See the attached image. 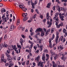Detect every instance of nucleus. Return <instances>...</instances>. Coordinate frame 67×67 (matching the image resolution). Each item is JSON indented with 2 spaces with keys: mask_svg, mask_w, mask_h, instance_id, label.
Returning a JSON list of instances; mask_svg holds the SVG:
<instances>
[{
  "mask_svg": "<svg viewBox=\"0 0 67 67\" xmlns=\"http://www.w3.org/2000/svg\"><path fill=\"white\" fill-rule=\"evenodd\" d=\"M64 15V16H66V14H64V13H63L62 14H59V15H61V16H62V15Z\"/></svg>",
  "mask_w": 67,
  "mask_h": 67,
  "instance_id": "nucleus-42",
  "label": "nucleus"
},
{
  "mask_svg": "<svg viewBox=\"0 0 67 67\" xmlns=\"http://www.w3.org/2000/svg\"><path fill=\"white\" fill-rule=\"evenodd\" d=\"M7 38H8V37H7V35L5 34L4 38V40H7Z\"/></svg>",
  "mask_w": 67,
  "mask_h": 67,
  "instance_id": "nucleus-25",
  "label": "nucleus"
},
{
  "mask_svg": "<svg viewBox=\"0 0 67 67\" xmlns=\"http://www.w3.org/2000/svg\"><path fill=\"white\" fill-rule=\"evenodd\" d=\"M29 61L28 60L26 62V65H29Z\"/></svg>",
  "mask_w": 67,
  "mask_h": 67,
  "instance_id": "nucleus-48",
  "label": "nucleus"
},
{
  "mask_svg": "<svg viewBox=\"0 0 67 67\" xmlns=\"http://www.w3.org/2000/svg\"><path fill=\"white\" fill-rule=\"evenodd\" d=\"M21 36L24 39V38H25V36H24V35H21Z\"/></svg>",
  "mask_w": 67,
  "mask_h": 67,
  "instance_id": "nucleus-55",
  "label": "nucleus"
},
{
  "mask_svg": "<svg viewBox=\"0 0 67 67\" xmlns=\"http://www.w3.org/2000/svg\"><path fill=\"white\" fill-rule=\"evenodd\" d=\"M26 15H27V13H23V16L24 18L25 17Z\"/></svg>",
  "mask_w": 67,
  "mask_h": 67,
  "instance_id": "nucleus-23",
  "label": "nucleus"
},
{
  "mask_svg": "<svg viewBox=\"0 0 67 67\" xmlns=\"http://www.w3.org/2000/svg\"><path fill=\"white\" fill-rule=\"evenodd\" d=\"M57 10L59 11L60 12V10H62V8L59 7L58 8Z\"/></svg>",
  "mask_w": 67,
  "mask_h": 67,
  "instance_id": "nucleus-18",
  "label": "nucleus"
},
{
  "mask_svg": "<svg viewBox=\"0 0 67 67\" xmlns=\"http://www.w3.org/2000/svg\"><path fill=\"white\" fill-rule=\"evenodd\" d=\"M31 4V2H30V1H28V5H30Z\"/></svg>",
  "mask_w": 67,
  "mask_h": 67,
  "instance_id": "nucleus-60",
  "label": "nucleus"
},
{
  "mask_svg": "<svg viewBox=\"0 0 67 67\" xmlns=\"http://www.w3.org/2000/svg\"><path fill=\"white\" fill-rule=\"evenodd\" d=\"M35 10L36 11V12L37 13V14H40V12H38V9H35Z\"/></svg>",
  "mask_w": 67,
  "mask_h": 67,
  "instance_id": "nucleus-40",
  "label": "nucleus"
},
{
  "mask_svg": "<svg viewBox=\"0 0 67 67\" xmlns=\"http://www.w3.org/2000/svg\"><path fill=\"white\" fill-rule=\"evenodd\" d=\"M44 63V62H40L38 64V66H40H40L41 67H43V63Z\"/></svg>",
  "mask_w": 67,
  "mask_h": 67,
  "instance_id": "nucleus-5",
  "label": "nucleus"
},
{
  "mask_svg": "<svg viewBox=\"0 0 67 67\" xmlns=\"http://www.w3.org/2000/svg\"><path fill=\"white\" fill-rule=\"evenodd\" d=\"M40 58H41L40 56L38 55V57L36 58L35 59V60L37 62H38L39 61V60H40Z\"/></svg>",
  "mask_w": 67,
  "mask_h": 67,
  "instance_id": "nucleus-6",
  "label": "nucleus"
},
{
  "mask_svg": "<svg viewBox=\"0 0 67 67\" xmlns=\"http://www.w3.org/2000/svg\"><path fill=\"white\" fill-rule=\"evenodd\" d=\"M58 35H59V33H58V31H57L56 33V35L58 36Z\"/></svg>",
  "mask_w": 67,
  "mask_h": 67,
  "instance_id": "nucleus-50",
  "label": "nucleus"
},
{
  "mask_svg": "<svg viewBox=\"0 0 67 67\" xmlns=\"http://www.w3.org/2000/svg\"><path fill=\"white\" fill-rule=\"evenodd\" d=\"M36 15H36V14H35V15H34V16L33 17V18L34 19H35V18H36Z\"/></svg>",
  "mask_w": 67,
  "mask_h": 67,
  "instance_id": "nucleus-43",
  "label": "nucleus"
},
{
  "mask_svg": "<svg viewBox=\"0 0 67 67\" xmlns=\"http://www.w3.org/2000/svg\"><path fill=\"white\" fill-rule=\"evenodd\" d=\"M66 32H67V30H66V29L63 28V33H66Z\"/></svg>",
  "mask_w": 67,
  "mask_h": 67,
  "instance_id": "nucleus-22",
  "label": "nucleus"
},
{
  "mask_svg": "<svg viewBox=\"0 0 67 67\" xmlns=\"http://www.w3.org/2000/svg\"><path fill=\"white\" fill-rule=\"evenodd\" d=\"M45 54L43 53V54L42 59L43 61H45Z\"/></svg>",
  "mask_w": 67,
  "mask_h": 67,
  "instance_id": "nucleus-10",
  "label": "nucleus"
},
{
  "mask_svg": "<svg viewBox=\"0 0 67 67\" xmlns=\"http://www.w3.org/2000/svg\"><path fill=\"white\" fill-rule=\"evenodd\" d=\"M20 23V19H18L17 22L16 24L17 25H18Z\"/></svg>",
  "mask_w": 67,
  "mask_h": 67,
  "instance_id": "nucleus-15",
  "label": "nucleus"
},
{
  "mask_svg": "<svg viewBox=\"0 0 67 67\" xmlns=\"http://www.w3.org/2000/svg\"><path fill=\"white\" fill-rule=\"evenodd\" d=\"M43 31H44V32H45V35L46 36H47V35L49 34V32L51 31V29H49L47 30L46 29L43 28Z\"/></svg>",
  "mask_w": 67,
  "mask_h": 67,
  "instance_id": "nucleus-1",
  "label": "nucleus"
},
{
  "mask_svg": "<svg viewBox=\"0 0 67 67\" xmlns=\"http://www.w3.org/2000/svg\"><path fill=\"white\" fill-rule=\"evenodd\" d=\"M8 50H10H10L11 49V47L9 46L8 47Z\"/></svg>",
  "mask_w": 67,
  "mask_h": 67,
  "instance_id": "nucleus-64",
  "label": "nucleus"
},
{
  "mask_svg": "<svg viewBox=\"0 0 67 67\" xmlns=\"http://www.w3.org/2000/svg\"><path fill=\"white\" fill-rule=\"evenodd\" d=\"M28 42L29 43H30V44H31V45H33V44H34V43L32 42L30 40Z\"/></svg>",
  "mask_w": 67,
  "mask_h": 67,
  "instance_id": "nucleus-24",
  "label": "nucleus"
},
{
  "mask_svg": "<svg viewBox=\"0 0 67 67\" xmlns=\"http://www.w3.org/2000/svg\"><path fill=\"white\" fill-rule=\"evenodd\" d=\"M47 24H48V25H49L48 26V27H50L51 26V25H52V22H49L48 21L47 22Z\"/></svg>",
  "mask_w": 67,
  "mask_h": 67,
  "instance_id": "nucleus-7",
  "label": "nucleus"
},
{
  "mask_svg": "<svg viewBox=\"0 0 67 67\" xmlns=\"http://www.w3.org/2000/svg\"><path fill=\"white\" fill-rule=\"evenodd\" d=\"M49 47L50 48H52L53 47V45H52V44L51 43H49Z\"/></svg>",
  "mask_w": 67,
  "mask_h": 67,
  "instance_id": "nucleus-31",
  "label": "nucleus"
},
{
  "mask_svg": "<svg viewBox=\"0 0 67 67\" xmlns=\"http://www.w3.org/2000/svg\"><path fill=\"white\" fill-rule=\"evenodd\" d=\"M19 7L20 8H22V9L23 8V4H21V5H19Z\"/></svg>",
  "mask_w": 67,
  "mask_h": 67,
  "instance_id": "nucleus-26",
  "label": "nucleus"
},
{
  "mask_svg": "<svg viewBox=\"0 0 67 67\" xmlns=\"http://www.w3.org/2000/svg\"><path fill=\"white\" fill-rule=\"evenodd\" d=\"M60 27V25L59 24L57 26V28H59V27Z\"/></svg>",
  "mask_w": 67,
  "mask_h": 67,
  "instance_id": "nucleus-51",
  "label": "nucleus"
},
{
  "mask_svg": "<svg viewBox=\"0 0 67 67\" xmlns=\"http://www.w3.org/2000/svg\"><path fill=\"white\" fill-rule=\"evenodd\" d=\"M44 31H42L41 32V36H43L44 35Z\"/></svg>",
  "mask_w": 67,
  "mask_h": 67,
  "instance_id": "nucleus-16",
  "label": "nucleus"
},
{
  "mask_svg": "<svg viewBox=\"0 0 67 67\" xmlns=\"http://www.w3.org/2000/svg\"><path fill=\"white\" fill-rule=\"evenodd\" d=\"M10 27H12V28H13V29H14V26L13 25H11Z\"/></svg>",
  "mask_w": 67,
  "mask_h": 67,
  "instance_id": "nucleus-57",
  "label": "nucleus"
},
{
  "mask_svg": "<svg viewBox=\"0 0 67 67\" xmlns=\"http://www.w3.org/2000/svg\"><path fill=\"white\" fill-rule=\"evenodd\" d=\"M58 15V13H56L55 14V16L57 17Z\"/></svg>",
  "mask_w": 67,
  "mask_h": 67,
  "instance_id": "nucleus-45",
  "label": "nucleus"
},
{
  "mask_svg": "<svg viewBox=\"0 0 67 67\" xmlns=\"http://www.w3.org/2000/svg\"><path fill=\"white\" fill-rule=\"evenodd\" d=\"M5 13H4L3 15V16L2 17V18H4L5 17Z\"/></svg>",
  "mask_w": 67,
  "mask_h": 67,
  "instance_id": "nucleus-49",
  "label": "nucleus"
},
{
  "mask_svg": "<svg viewBox=\"0 0 67 67\" xmlns=\"http://www.w3.org/2000/svg\"><path fill=\"white\" fill-rule=\"evenodd\" d=\"M50 6H51V3H49L48 4L47 7V8H50Z\"/></svg>",
  "mask_w": 67,
  "mask_h": 67,
  "instance_id": "nucleus-33",
  "label": "nucleus"
},
{
  "mask_svg": "<svg viewBox=\"0 0 67 67\" xmlns=\"http://www.w3.org/2000/svg\"><path fill=\"white\" fill-rule=\"evenodd\" d=\"M5 54L6 56L7 57H9H9H10V55L8 54L7 53H6Z\"/></svg>",
  "mask_w": 67,
  "mask_h": 67,
  "instance_id": "nucleus-28",
  "label": "nucleus"
},
{
  "mask_svg": "<svg viewBox=\"0 0 67 67\" xmlns=\"http://www.w3.org/2000/svg\"><path fill=\"white\" fill-rule=\"evenodd\" d=\"M57 63V65H58V66H60L59 65H60V63H59V61H58Z\"/></svg>",
  "mask_w": 67,
  "mask_h": 67,
  "instance_id": "nucleus-56",
  "label": "nucleus"
},
{
  "mask_svg": "<svg viewBox=\"0 0 67 67\" xmlns=\"http://www.w3.org/2000/svg\"><path fill=\"white\" fill-rule=\"evenodd\" d=\"M18 48H19V49H21V46L20 45H17Z\"/></svg>",
  "mask_w": 67,
  "mask_h": 67,
  "instance_id": "nucleus-38",
  "label": "nucleus"
},
{
  "mask_svg": "<svg viewBox=\"0 0 67 67\" xmlns=\"http://www.w3.org/2000/svg\"><path fill=\"white\" fill-rule=\"evenodd\" d=\"M67 10V9L66 8H62V10H63L64 12H65L66 11V10Z\"/></svg>",
  "mask_w": 67,
  "mask_h": 67,
  "instance_id": "nucleus-17",
  "label": "nucleus"
},
{
  "mask_svg": "<svg viewBox=\"0 0 67 67\" xmlns=\"http://www.w3.org/2000/svg\"><path fill=\"white\" fill-rule=\"evenodd\" d=\"M20 28L21 29V31L23 32V31H24V30H25V27H20Z\"/></svg>",
  "mask_w": 67,
  "mask_h": 67,
  "instance_id": "nucleus-20",
  "label": "nucleus"
},
{
  "mask_svg": "<svg viewBox=\"0 0 67 67\" xmlns=\"http://www.w3.org/2000/svg\"><path fill=\"white\" fill-rule=\"evenodd\" d=\"M54 28H52L51 30V33H53L54 32Z\"/></svg>",
  "mask_w": 67,
  "mask_h": 67,
  "instance_id": "nucleus-35",
  "label": "nucleus"
},
{
  "mask_svg": "<svg viewBox=\"0 0 67 67\" xmlns=\"http://www.w3.org/2000/svg\"><path fill=\"white\" fill-rule=\"evenodd\" d=\"M30 32H33V29L32 28H31L30 30Z\"/></svg>",
  "mask_w": 67,
  "mask_h": 67,
  "instance_id": "nucleus-59",
  "label": "nucleus"
},
{
  "mask_svg": "<svg viewBox=\"0 0 67 67\" xmlns=\"http://www.w3.org/2000/svg\"><path fill=\"white\" fill-rule=\"evenodd\" d=\"M37 46H38V47H39L40 48V51L41 52L43 50V45H41L40 46H39V44H37Z\"/></svg>",
  "mask_w": 67,
  "mask_h": 67,
  "instance_id": "nucleus-4",
  "label": "nucleus"
},
{
  "mask_svg": "<svg viewBox=\"0 0 67 67\" xmlns=\"http://www.w3.org/2000/svg\"><path fill=\"white\" fill-rule=\"evenodd\" d=\"M4 54H2L1 57V60H0V62L3 63L4 62V63H6V60L4 59Z\"/></svg>",
  "mask_w": 67,
  "mask_h": 67,
  "instance_id": "nucleus-2",
  "label": "nucleus"
},
{
  "mask_svg": "<svg viewBox=\"0 0 67 67\" xmlns=\"http://www.w3.org/2000/svg\"><path fill=\"white\" fill-rule=\"evenodd\" d=\"M31 4L32 5V8L34 9V5H35V4H34V3L31 2Z\"/></svg>",
  "mask_w": 67,
  "mask_h": 67,
  "instance_id": "nucleus-19",
  "label": "nucleus"
},
{
  "mask_svg": "<svg viewBox=\"0 0 67 67\" xmlns=\"http://www.w3.org/2000/svg\"><path fill=\"white\" fill-rule=\"evenodd\" d=\"M48 50L46 49H45L44 51V53H48Z\"/></svg>",
  "mask_w": 67,
  "mask_h": 67,
  "instance_id": "nucleus-46",
  "label": "nucleus"
},
{
  "mask_svg": "<svg viewBox=\"0 0 67 67\" xmlns=\"http://www.w3.org/2000/svg\"><path fill=\"white\" fill-rule=\"evenodd\" d=\"M25 52H27V53H31V51L29 50V49H26V50Z\"/></svg>",
  "mask_w": 67,
  "mask_h": 67,
  "instance_id": "nucleus-39",
  "label": "nucleus"
},
{
  "mask_svg": "<svg viewBox=\"0 0 67 67\" xmlns=\"http://www.w3.org/2000/svg\"><path fill=\"white\" fill-rule=\"evenodd\" d=\"M7 52L8 54H9L10 53V50H7Z\"/></svg>",
  "mask_w": 67,
  "mask_h": 67,
  "instance_id": "nucleus-47",
  "label": "nucleus"
},
{
  "mask_svg": "<svg viewBox=\"0 0 67 67\" xmlns=\"http://www.w3.org/2000/svg\"><path fill=\"white\" fill-rule=\"evenodd\" d=\"M58 67H65V66L64 65H63L62 66L61 65H59Z\"/></svg>",
  "mask_w": 67,
  "mask_h": 67,
  "instance_id": "nucleus-63",
  "label": "nucleus"
},
{
  "mask_svg": "<svg viewBox=\"0 0 67 67\" xmlns=\"http://www.w3.org/2000/svg\"><path fill=\"white\" fill-rule=\"evenodd\" d=\"M59 38V37L58 36H57L56 38V40H55L57 41H58V40Z\"/></svg>",
  "mask_w": 67,
  "mask_h": 67,
  "instance_id": "nucleus-44",
  "label": "nucleus"
},
{
  "mask_svg": "<svg viewBox=\"0 0 67 67\" xmlns=\"http://www.w3.org/2000/svg\"><path fill=\"white\" fill-rule=\"evenodd\" d=\"M22 9L23 10V11H26V10H27V9L26 8H25L23 7L22 8Z\"/></svg>",
  "mask_w": 67,
  "mask_h": 67,
  "instance_id": "nucleus-27",
  "label": "nucleus"
},
{
  "mask_svg": "<svg viewBox=\"0 0 67 67\" xmlns=\"http://www.w3.org/2000/svg\"><path fill=\"white\" fill-rule=\"evenodd\" d=\"M40 18H41V19H43V16L42 15H40Z\"/></svg>",
  "mask_w": 67,
  "mask_h": 67,
  "instance_id": "nucleus-58",
  "label": "nucleus"
},
{
  "mask_svg": "<svg viewBox=\"0 0 67 67\" xmlns=\"http://www.w3.org/2000/svg\"><path fill=\"white\" fill-rule=\"evenodd\" d=\"M48 16H49V13H47V19H48Z\"/></svg>",
  "mask_w": 67,
  "mask_h": 67,
  "instance_id": "nucleus-54",
  "label": "nucleus"
},
{
  "mask_svg": "<svg viewBox=\"0 0 67 67\" xmlns=\"http://www.w3.org/2000/svg\"><path fill=\"white\" fill-rule=\"evenodd\" d=\"M53 54L54 55H55V57H54V59L55 60H56L57 59V58H58V54H55V53L53 52Z\"/></svg>",
  "mask_w": 67,
  "mask_h": 67,
  "instance_id": "nucleus-3",
  "label": "nucleus"
},
{
  "mask_svg": "<svg viewBox=\"0 0 67 67\" xmlns=\"http://www.w3.org/2000/svg\"><path fill=\"white\" fill-rule=\"evenodd\" d=\"M60 26H63V22H61L60 24Z\"/></svg>",
  "mask_w": 67,
  "mask_h": 67,
  "instance_id": "nucleus-36",
  "label": "nucleus"
},
{
  "mask_svg": "<svg viewBox=\"0 0 67 67\" xmlns=\"http://www.w3.org/2000/svg\"><path fill=\"white\" fill-rule=\"evenodd\" d=\"M60 49L61 50H62V49H64V46H60Z\"/></svg>",
  "mask_w": 67,
  "mask_h": 67,
  "instance_id": "nucleus-29",
  "label": "nucleus"
},
{
  "mask_svg": "<svg viewBox=\"0 0 67 67\" xmlns=\"http://www.w3.org/2000/svg\"><path fill=\"white\" fill-rule=\"evenodd\" d=\"M2 20L3 22H7V18H3L2 19Z\"/></svg>",
  "mask_w": 67,
  "mask_h": 67,
  "instance_id": "nucleus-11",
  "label": "nucleus"
},
{
  "mask_svg": "<svg viewBox=\"0 0 67 67\" xmlns=\"http://www.w3.org/2000/svg\"><path fill=\"white\" fill-rule=\"evenodd\" d=\"M63 52H62L61 53H60V55H62L63 56V57H64L65 56V55H64L63 54Z\"/></svg>",
  "mask_w": 67,
  "mask_h": 67,
  "instance_id": "nucleus-41",
  "label": "nucleus"
},
{
  "mask_svg": "<svg viewBox=\"0 0 67 67\" xmlns=\"http://www.w3.org/2000/svg\"><path fill=\"white\" fill-rule=\"evenodd\" d=\"M57 65L56 64H54V65H53V67H57Z\"/></svg>",
  "mask_w": 67,
  "mask_h": 67,
  "instance_id": "nucleus-61",
  "label": "nucleus"
},
{
  "mask_svg": "<svg viewBox=\"0 0 67 67\" xmlns=\"http://www.w3.org/2000/svg\"><path fill=\"white\" fill-rule=\"evenodd\" d=\"M20 43L21 44V45L23 46V40L22 38H21L20 39Z\"/></svg>",
  "mask_w": 67,
  "mask_h": 67,
  "instance_id": "nucleus-9",
  "label": "nucleus"
},
{
  "mask_svg": "<svg viewBox=\"0 0 67 67\" xmlns=\"http://www.w3.org/2000/svg\"><path fill=\"white\" fill-rule=\"evenodd\" d=\"M59 17L61 19V20L62 21H64V16H61V15H60Z\"/></svg>",
  "mask_w": 67,
  "mask_h": 67,
  "instance_id": "nucleus-13",
  "label": "nucleus"
},
{
  "mask_svg": "<svg viewBox=\"0 0 67 67\" xmlns=\"http://www.w3.org/2000/svg\"><path fill=\"white\" fill-rule=\"evenodd\" d=\"M1 12H2V13H3V12H5V10L4 8L3 10L1 11Z\"/></svg>",
  "mask_w": 67,
  "mask_h": 67,
  "instance_id": "nucleus-37",
  "label": "nucleus"
},
{
  "mask_svg": "<svg viewBox=\"0 0 67 67\" xmlns=\"http://www.w3.org/2000/svg\"><path fill=\"white\" fill-rule=\"evenodd\" d=\"M4 47H8V44H6L5 43H4Z\"/></svg>",
  "mask_w": 67,
  "mask_h": 67,
  "instance_id": "nucleus-30",
  "label": "nucleus"
},
{
  "mask_svg": "<svg viewBox=\"0 0 67 67\" xmlns=\"http://www.w3.org/2000/svg\"><path fill=\"white\" fill-rule=\"evenodd\" d=\"M54 38H55V35H54V34H53L52 37V40H53Z\"/></svg>",
  "mask_w": 67,
  "mask_h": 67,
  "instance_id": "nucleus-34",
  "label": "nucleus"
},
{
  "mask_svg": "<svg viewBox=\"0 0 67 67\" xmlns=\"http://www.w3.org/2000/svg\"><path fill=\"white\" fill-rule=\"evenodd\" d=\"M3 47V44L2 43L0 45V49H2Z\"/></svg>",
  "mask_w": 67,
  "mask_h": 67,
  "instance_id": "nucleus-32",
  "label": "nucleus"
},
{
  "mask_svg": "<svg viewBox=\"0 0 67 67\" xmlns=\"http://www.w3.org/2000/svg\"><path fill=\"white\" fill-rule=\"evenodd\" d=\"M29 38H30V40H33V38H32V37H31V36H29Z\"/></svg>",
  "mask_w": 67,
  "mask_h": 67,
  "instance_id": "nucleus-53",
  "label": "nucleus"
},
{
  "mask_svg": "<svg viewBox=\"0 0 67 67\" xmlns=\"http://www.w3.org/2000/svg\"><path fill=\"white\" fill-rule=\"evenodd\" d=\"M9 63H7L5 64V66H9Z\"/></svg>",
  "mask_w": 67,
  "mask_h": 67,
  "instance_id": "nucleus-62",
  "label": "nucleus"
},
{
  "mask_svg": "<svg viewBox=\"0 0 67 67\" xmlns=\"http://www.w3.org/2000/svg\"><path fill=\"white\" fill-rule=\"evenodd\" d=\"M13 64H9V65H8V66H10V67H12V66H13Z\"/></svg>",
  "mask_w": 67,
  "mask_h": 67,
  "instance_id": "nucleus-52",
  "label": "nucleus"
},
{
  "mask_svg": "<svg viewBox=\"0 0 67 67\" xmlns=\"http://www.w3.org/2000/svg\"><path fill=\"white\" fill-rule=\"evenodd\" d=\"M57 21V22L58 23H59V17H57V18L56 19V21Z\"/></svg>",
  "mask_w": 67,
  "mask_h": 67,
  "instance_id": "nucleus-21",
  "label": "nucleus"
},
{
  "mask_svg": "<svg viewBox=\"0 0 67 67\" xmlns=\"http://www.w3.org/2000/svg\"><path fill=\"white\" fill-rule=\"evenodd\" d=\"M42 29H41L40 28H38L36 30V33H37V32H41L42 31Z\"/></svg>",
  "mask_w": 67,
  "mask_h": 67,
  "instance_id": "nucleus-8",
  "label": "nucleus"
},
{
  "mask_svg": "<svg viewBox=\"0 0 67 67\" xmlns=\"http://www.w3.org/2000/svg\"><path fill=\"white\" fill-rule=\"evenodd\" d=\"M46 55L47 58L46 60L47 61V60H48V59L49 58V55H48V54H46Z\"/></svg>",
  "mask_w": 67,
  "mask_h": 67,
  "instance_id": "nucleus-12",
  "label": "nucleus"
},
{
  "mask_svg": "<svg viewBox=\"0 0 67 67\" xmlns=\"http://www.w3.org/2000/svg\"><path fill=\"white\" fill-rule=\"evenodd\" d=\"M65 56L61 58V59L62 60H63V61H65V60L67 58L66 57H64Z\"/></svg>",
  "mask_w": 67,
  "mask_h": 67,
  "instance_id": "nucleus-14",
  "label": "nucleus"
}]
</instances>
